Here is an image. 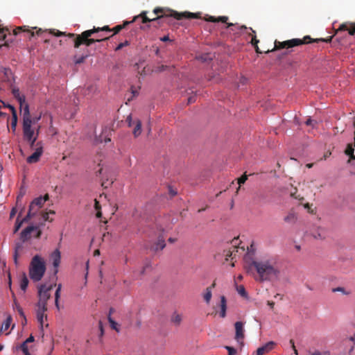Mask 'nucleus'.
<instances>
[{
    "instance_id": "1",
    "label": "nucleus",
    "mask_w": 355,
    "mask_h": 355,
    "mask_svg": "<svg viewBox=\"0 0 355 355\" xmlns=\"http://www.w3.org/2000/svg\"><path fill=\"white\" fill-rule=\"evenodd\" d=\"M153 13L157 15L153 18H149L146 16L147 12L143 11L139 16L142 18V23L146 24L152 22V26L156 28L162 26L164 24H170L172 22V18L178 20L182 19H198L200 13H193L190 12H178L172 10H166L162 8H156L153 10Z\"/></svg>"
},
{
    "instance_id": "2",
    "label": "nucleus",
    "mask_w": 355,
    "mask_h": 355,
    "mask_svg": "<svg viewBox=\"0 0 355 355\" xmlns=\"http://www.w3.org/2000/svg\"><path fill=\"white\" fill-rule=\"evenodd\" d=\"M251 267L257 272L254 279L259 282H272L279 278L280 270L270 259L253 261Z\"/></svg>"
},
{
    "instance_id": "3",
    "label": "nucleus",
    "mask_w": 355,
    "mask_h": 355,
    "mask_svg": "<svg viewBox=\"0 0 355 355\" xmlns=\"http://www.w3.org/2000/svg\"><path fill=\"white\" fill-rule=\"evenodd\" d=\"M96 29H90L83 31L81 34L68 33L66 34L64 32L60 31L58 30H51L50 33L55 36H67L69 38L73 39L74 48H79L81 45H85L89 46L95 42H99L101 41L107 40L110 37H105L103 38H91L93 34L96 33Z\"/></svg>"
},
{
    "instance_id": "4",
    "label": "nucleus",
    "mask_w": 355,
    "mask_h": 355,
    "mask_svg": "<svg viewBox=\"0 0 355 355\" xmlns=\"http://www.w3.org/2000/svg\"><path fill=\"white\" fill-rule=\"evenodd\" d=\"M333 37L334 36H330L325 39L320 38V39L312 40L310 37V36L306 35V36L304 37L303 39L295 38V39L286 40L284 42H279V41L276 40L275 42L274 48L272 50H269V49L267 50L266 51H265V53H268L269 52H272V51H274L276 50H279V49H289V48H292L294 46H300L302 44H309V43H311V42H324L326 43H329V42H331Z\"/></svg>"
},
{
    "instance_id": "5",
    "label": "nucleus",
    "mask_w": 355,
    "mask_h": 355,
    "mask_svg": "<svg viewBox=\"0 0 355 355\" xmlns=\"http://www.w3.org/2000/svg\"><path fill=\"white\" fill-rule=\"evenodd\" d=\"M46 271L44 260L39 256L33 257L29 266V276L33 282H39L43 277Z\"/></svg>"
},
{
    "instance_id": "6",
    "label": "nucleus",
    "mask_w": 355,
    "mask_h": 355,
    "mask_svg": "<svg viewBox=\"0 0 355 355\" xmlns=\"http://www.w3.org/2000/svg\"><path fill=\"white\" fill-rule=\"evenodd\" d=\"M32 123L29 106L25 105L23 108V135L25 140H30L34 137V130L31 128Z\"/></svg>"
},
{
    "instance_id": "7",
    "label": "nucleus",
    "mask_w": 355,
    "mask_h": 355,
    "mask_svg": "<svg viewBox=\"0 0 355 355\" xmlns=\"http://www.w3.org/2000/svg\"><path fill=\"white\" fill-rule=\"evenodd\" d=\"M49 198V194H45L44 196H40L35 198L29 206L28 212L24 220H28L31 218L37 211L44 205V202Z\"/></svg>"
},
{
    "instance_id": "8",
    "label": "nucleus",
    "mask_w": 355,
    "mask_h": 355,
    "mask_svg": "<svg viewBox=\"0 0 355 355\" xmlns=\"http://www.w3.org/2000/svg\"><path fill=\"white\" fill-rule=\"evenodd\" d=\"M53 287V284L46 286V284H41L38 288V302L37 305L45 306L47 305V301L51 297V291Z\"/></svg>"
},
{
    "instance_id": "9",
    "label": "nucleus",
    "mask_w": 355,
    "mask_h": 355,
    "mask_svg": "<svg viewBox=\"0 0 355 355\" xmlns=\"http://www.w3.org/2000/svg\"><path fill=\"white\" fill-rule=\"evenodd\" d=\"M43 153V147L41 142L36 143V148L35 152L27 157L26 162L28 164L36 163L40 160V157Z\"/></svg>"
},
{
    "instance_id": "10",
    "label": "nucleus",
    "mask_w": 355,
    "mask_h": 355,
    "mask_svg": "<svg viewBox=\"0 0 355 355\" xmlns=\"http://www.w3.org/2000/svg\"><path fill=\"white\" fill-rule=\"evenodd\" d=\"M33 231H37V234L35 235L36 238H40L41 236V231L38 230L37 227L35 226H28L25 228L20 234V238L23 242L27 241L31 237V234Z\"/></svg>"
},
{
    "instance_id": "11",
    "label": "nucleus",
    "mask_w": 355,
    "mask_h": 355,
    "mask_svg": "<svg viewBox=\"0 0 355 355\" xmlns=\"http://www.w3.org/2000/svg\"><path fill=\"white\" fill-rule=\"evenodd\" d=\"M348 31L350 35L355 34V22H345L340 25L339 28L336 31L335 35L341 31Z\"/></svg>"
},
{
    "instance_id": "12",
    "label": "nucleus",
    "mask_w": 355,
    "mask_h": 355,
    "mask_svg": "<svg viewBox=\"0 0 355 355\" xmlns=\"http://www.w3.org/2000/svg\"><path fill=\"white\" fill-rule=\"evenodd\" d=\"M242 322L238 321L234 324L235 327V339L237 342H242L244 339V327Z\"/></svg>"
},
{
    "instance_id": "13",
    "label": "nucleus",
    "mask_w": 355,
    "mask_h": 355,
    "mask_svg": "<svg viewBox=\"0 0 355 355\" xmlns=\"http://www.w3.org/2000/svg\"><path fill=\"white\" fill-rule=\"evenodd\" d=\"M50 259L52 261V264L53 267L55 268L54 273L56 274L58 272V268L60 263L61 259V254L58 249H55L50 256Z\"/></svg>"
},
{
    "instance_id": "14",
    "label": "nucleus",
    "mask_w": 355,
    "mask_h": 355,
    "mask_svg": "<svg viewBox=\"0 0 355 355\" xmlns=\"http://www.w3.org/2000/svg\"><path fill=\"white\" fill-rule=\"evenodd\" d=\"M276 345V343L273 341L268 342L264 345L259 347L256 351V355H263L265 354H267L272 351L275 346Z\"/></svg>"
},
{
    "instance_id": "15",
    "label": "nucleus",
    "mask_w": 355,
    "mask_h": 355,
    "mask_svg": "<svg viewBox=\"0 0 355 355\" xmlns=\"http://www.w3.org/2000/svg\"><path fill=\"white\" fill-rule=\"evenodd\" d=\"M12 94L19 103L21 111L23 112V108L25 107V105H28L26 103L25 96L24 95H21L19 89L16 87L12 89Z\"/></svg>"
},
{
    "instance_id": "16",
    "label": "nucleus",
    "mask_w": 355,
    "mask_h": 355,
    "mask_svg": "<svg viewBox=\"0 0 355 355\" xmlns=\"http://www.w3.org/2000/svg\"><path fill=\"white\" fill-rule=\"evenodd\" d=\"M37 319L38 322L40 324L41 327H42L44 324V318H46V315L45 314V312L47 311V306L37 304Z\"/></svg>"
},
{
    "instance_id": "17",
    "label": "nucleus",
    "mask_w": 355,
    "mask_h": 355,
    "mask_svg": "<svg viewBox=\"0 0 355 355\" xmlns=\"http://www.w3.org/2000/svg\"><path fill=\"white\" fill-rule=\"evenodd\" d=\"M206 21L210 22H222L227 24L226 28H230L234 26L232 23H227L228 17L226 16H220L218 17H216L214 16H209L205 19Z\"/></svg>"
},
{
    "instance_id": "18",
    "label": "nucleus",
    "mask_w": 355,
    "mask_h": 355,
    "mask_svg": "<svg viewBox=\"0 0 355 355\" xmlns=\"http://www.w3.org/2000/svg\"><path fill=\"white\" fill-rule=\"evenodd\" d=\"M139 18V16H136L133 18V19L132 21H125L123 22V24H121V25H117L115 27H114L112 29V31L114 32V34L113 35H115V34H117L118 33H119L123 28H124L127 25L135 21L137 19Z\"/></svg>"
},
{
    "instance_id": "19",
    "label": "nucleus",
    "mask_w": 355,
    "mask_h": 355,
    "mask_svg": "<svg viewBox=\"0 0 355 355\" xmlns=\"http://www.w3.org/2000/svg\"><path fill=\"white\" fill-rule=\"evenodd\" d=\"M297 220V215L293 210H291L284 217V220L286 223L293 224Z\"/></svg>"
},
{
    "instance_id": "20",
    "label": "nucleus",
    "mask_w": 355,
    "mask_h": 355,
    "mask_svg": "<svg viewBox=\"0 0 355 355\" xmlns=\"http://www.w3.org/2000/svg\"><path fill=\"white\" fill-rule=\"evenodd\" d=\"M171 321L175 326L180 325L182 321V315L178 313L177 311H175L171 317Z\"/></svg>"
},
{
    "instance_id": "21",
    "label": "nucleus",
    "mask_w": 355,
    "mask_h": 355,
    "mask_svg": "<svg viewBox=\"0 0 355 355\" xmlns=\"http://www.w3.org/2000/svg\"><path fill=\"white\" fill-rule=\"evenodd\" d=\"M226 309H227V301L225 296H222L220 297V316L221 318H225L226 315Z\"/></svg>"
},
{
    "instance_id": "22",
    "label": "nucleus",
    "mask_w": 355,
    "mask_h": 355,
    "mask_svg": "<svg viewBox=\"0 0 355 355\" xmlns=\"http://www.w3.org/2000/svg\"><path fill=\"white\" fill-rule=\"evenodd\" d=\"M353 145L354 144H348L345 150V153L349 157V159L347 161L348 163L350 162L351 159H355V155L354 154V149L353 148Z\"/></svg>"
},
{
    "instance_id": "23",
    "label": "nucleus",
    "mask_w": 355,
    "mask_h": 355,
    "mask_svg": "<svg viewBox=\"0 0 355 355\" xmlns=\"http://www.w3.org/2000/svg\"><path fill=\"white\" fill-rule=\"evenodd\" d=\"M132 133L135 137H137L141 133V122L139 119L135 121V126L134 127Z\"/></svg>"
},
{
    "instance_id": "24",
    "label": "nucleus",
    "mask_w": 355,
    "mask_h": 355,
    "mask_svg": "<svg viewBox=\"0 0 355 355\" xmlns=\"http://www.w3.org/2000/svg\"><path fill=\"white\" fill-rule=\"evenodd\" d=\"M28 285V279L25 272H23L20 281V288L22 291H25Z\"/></svg>"
},
{
    "instance_id": "25",
    "label": "nucleus",
    "mask_w": 355,
    "mask_h": 355,
    "mask_svg": "<svg viewBox=\"0 0 355 355\" xmlns=\"http://www.w3.org/2000/svg\"><path fill=\"white\" fill-rule=\"evenodd\" d=\"M165 245H166V244H165L164 238L163 236H159L158 241L154 246V250H162L164 248Z\"/></svg>"
},
{
    "instance_id": "26",
    "label": "nucleus",
    "mask_w": 355,
    "mask_h": 355,
    "mask_svg": "<svg viewBox=\"0 0 355 355\" xmlns=\"http://www.w3.org/2000/svg\"><path fill=\"white\" fill-rule=\"evenodd\" d=\"M212 297L211 288H207L205 293L203 294V298L205 302L209 304Z\"/></svg>"
},
{
    "instance_id": "27",
    "label": "nucleus",
    "mask_w": 355,
    "mask_h": 355,
    "mask_svg": "<svg viewBox=\"0 0 355 355\" xmlns=\"http://www.w3.org/2000/svg\"><path fill=\"white\" fill-rule=\"evenodd\" d=\"M62 285L59 284L55 293V304L58 309H60L59 306V298L60 297V291H61Z\"/></svg>"
},
{
    "instance_id": "28",
    "label": "nucleus",
    "mask_w": 355,
    "mask_h": 355,
    "mask_svg": "<svg viewBox=\"0 0 355 355\" xmlns=\"http://www.w3.org/2000/svg\"><path fill=\"white\" fill-rule=\"evenodd\" d=\"M11 321H12L11 317L8 316L7 318V319L6 320V321L3 323V324L0 329V332H4V331H7L10 326Z\"/></svg>"
},
{
    "instance_id": "29",
    "label": "nucleus",
    "mask_w": 355,
    "mask_h": 355,
    "mask_svg": "<svg viewBox=\"0 0 355 355\" xmlns=\"http://www.w3.org/2000/svg\"><path fill=\"white\" fill-rule=\"evenodd\" d=\"M21 31H27L28 33H30V36L31 37H33L34 35V32H33L31 30H28V29H26V26H19L17 27V28H15L14 31H13V34L14 35H17L18 33L21 32Z\"/></svg>"
},
{
    "instance_id": "30",
    "label": "nucleus",
    "mask_w": 355,
    "mask_h": 355,
    "mask_svg": "<svg viewBox=\"0 0 355 355\" xmlns=\"http://www.w3.org/2000/svg\"><path fill=\"white\" fill-rule=\"evenodd\" d=\"M7 33L10 34V31L8 28L1 27L0 24V41H3L6 39Z\"/></svg>"
},
{
    "instance_id": "31",
    "label": "nucleus",
    "mask_w": 355,
    "mask_h": 355,
    "mask_svg": "<svg viewBox=\"0 0 355 355\" xmlns=\"http://www.w3.org/2000/svg\"><path fill=\"white\" fill-rule=\"evenodd\" d=\"M236 290L238 293L242 296L243 297L248 298V293L245 291V287L243 285L238 286L236 287Z\"/></svg>"
},
{
    "instance_id": "32",
    "label": "nucleus",
    "mask_w": 355,
    "mask_h": 355,
    "mask_svg": "<svg viewBox=\"0 0 355 355\" xmlns=\"http://www.w3.org/2000/svg\"><path fill=\"white\" fill-rule=\"evenodd\" d=\"M22 248H23L22 243H16L15 248V254H14V259H15V262L16 264L17 263L18 252L19 250H21L22 249Z\"/></svg>"
},
{
    "instance_id": "33",
    "label": "nucleus",
    "mask_w": 355,
    "mask_h": 355,
    "mask_svg": "<svg viewBox=\"0 0 355 355\" xmlns=\"http://www.w3.org/2000/svg\"><path fill=\"white\" fill-rule=\"evenodd\" d=\"M259 42V41L257 39L255 35L254 37H252V40H251V44L254 46L256 52L257 53H262V51H260V49L258 46Z\"/></svg>"
},
{
    "instance_id": "34",
    "label": "nucleus",
    "mask_w": 355,
    "mask_h": 355,
    "mask_svg": "<svg viewBox=\"0 0 355 355\" xmlns=\"http://www.w3.org/2000/svg\"><path fill=\"white\" fill-rule=\"evenodd\" d=\"M17 123V114L13 113V116H12L11 123H10V126H11V128H12L13 132H15Z\"/></svg>"
},
{
    "instance_id": "35",
    "label": "nucleus",
    "mask_w": 355,
    "mask_h": 355,
    "mask_svg": "<svg viewBox=\"0 0 355 355\" xmlns=\"http://www.w3.org/2000/svg\"><path fill=\"white\" fill-rule=\"evenodd\" d=\"M248 180V175L245 173L241 178L238 179V184H239L236 193H238L239 190L241 188V185L244 184L245 181Z\"/></svg>"
},
{
    "instance_id": "36",
    "label": "nucleus",
    "mask_w": 355,
    "mask_h": 355,
    "mask_svg": "<svg viewBox=\"0 0 355 355\" xmlns=\"http://www.w3.org/2000/svg\"><path fill=\"white\" fill-rule=\"evenodd\" d=\"M94 207H95L96 210L97 211L96 217L101 218V212L100 211L101 205L97 200H94Z\"/></svg>"
},
{
    "instance_id": "37",
    "label": "nucleus",
    "mask_w": 355,
    "mask_h": 355,
    "mask_svg": "<svg viewBox=\"0 0 355 355\" xmlns=\"http://www.w3.org/2000/svg\"><path fill=\"white\" fill-rule=\"evenodd\" d=\"M19 348L21 349L24 355H31L28 349L27 343H26L25 342L21 343Z\"/></svg>"
},
{
    "instance_id": "38",
    "label": "nucleus",
    "mask_w": 355,
    "mask_h": 355,
    "mask_svg": "<svg viewBox=\"0 0 355 355\" xmlns=\"http://www.w3.org/2000/svg\"><path fill=\"white\" fill-rule=\"evenodd\" d=\"M108 321L110 324L112 329H115L116 331H119V329L117 328L118 324L112 320V318L109 315Z\"/></svg>"
},
{
    "instance_id": "39",
    "label": "nucleus",
    "mask_w": 355,
    "mask_h": 355,
    "mask_svg": "<svg viewBox=\"0 0 355 355\" xmlns=\"http://www.w3.org/2000/svg\"><path fill=\"white\" fill-rule=\"evenodd\" d=\"M332 291L334 293L335 292H341L342 293H343L344 295H349L350 294V292L349 291H347L345 290V288L343 287H337V288H334L332 289Z\"/></svg>"
},
{
    "instance_id": "40",
    "label": "nucleus",
    "mask_w": 355,
    "mask_h": 355,
    "mask_svg": "<svg viewBox=\"0 0 355 355\" xmlns=\"http://www.w3.org/2000/svg\"><path fill=\"white\" fill-rule=\"evenodd\" d=\"M93 29L97 30L96 33H98L100 31H107V32L112 31V29L110 28V27L108 26H104L103 27H97V28L94 27Z\"/></svg>"
},
{
    "instance_id": "41",
    "label": "nucleus",
    "mask_w": 355,
    "mask_h": 355,
    "mask_svg": "<svg viewBox=\"0 0 355 355\" xmlns=\"http://www.w3.org/2000/svg\"><path fill=\"white\" fill-rule=\"evenodd\" d=\"M27 220H24V219L19 222L18 221V219L16 221V223H15V228H14V233H16L17 232L19 231V230L20 229L23 222H26Z\"/></svg>"
},
{
    "instance_id": "42",
    "label": "nucleus",
    "mask_w": 355,
    "mask_h": 355,
    "mask_svg": "<svg viewBox=\"0 0 355 355\" xmlns=\"http://www.w3.org/2000/svg\"><path fill=\"white\" fill-rule=\"evenodd\" d=\"M3 72L8 79H9L12 75V71L9 68H3Z\"/></svg>"
},
{
    "instance_id": "43",
    "label": "nucleus",
    "mask_w": 355,
    "mask_h": 355,
    "mask_svg": "<svg viewBox=\"0 0 355 355\" xmlns=\"http://www.w3.org/2000/svg\"><path fill=\"white\" fill-rule=\"evenodd\" d=\"M49 214H55V211L51 210L49 212L42 213V217L44 220H45V221L49 220Z\"/></svg>"
},
{
    "instance_id": "44",
    "label": "nucleus",
    "mask_w": 355,
    "mask_h": 355,
    "mask_svg": "<svg viewBox=\"0 0 355 355\" xmlns=\"http://www.w3.org/2000/svg\"><path fill=\"white\" fill-rule=\"evenodd\" d=\"M130 42L128 40H125L124 42L120 43L115 49V51H119L124 46H128Z\"/></svg>"
},
{
    "instance_id": "45",
    "label": "nucleus",
    "mask_w": 355,
    "mask_h": 355,
    "mask_svg": "<svg viewBox=\"0 0 355 355\" xmlns=\"http://www.w3.org/2000/svg\"><path fill=\"white\" fill-rule=\"evenodd\" d=\"M150 268V264L149 261H147L145 265L143 266L142 270L139 272V275H142L145 273L146 270Z\"/></svg>"
},
{
    "instance_id": "46",
    "label": "nucleus",
    "mask_w": 355,
    "mask_h": 355,
    "mask_svg": "<svg viewBox=\"0 0 355 355\" xmlns=\"http://www.w3.org/2000/svg\"><path fill=\"white\" fill-rule=\"evenodd\" d=\"M16 309L18 311V313H19V315L24 318V320L26 321V317H25V315L24 313V311L22 310V308L19 306V305H17L16 304Z\"/></svg>"
},
{
    "instance_id": "47",
    "label": "nucleus",
    "mask_w": 355,
    "mask_h": 355,
    "mask_svg": "<svg viewBox=\"0 0 355 355\" xmlns=\"http://www.w3.org/2000/svg\"><path fill=\"white\" fill-rule=\"evenodd\" d=\"M225 348L228 351V354L230 355H234L236 353V350L232 347L226 346Z\"/></svg>"
},
{
    "instance_id": "48",
    "label": "nucleus",
    "mask_w": 355,
    "mask_h": 355,
    "mask_svg": "<svg viewBox=\"0 0 355 355\" xmlns=\"http://www.w3.org/2000/svg\"><path fill=\"white\" fill-rule=\"evenodd\" d=\"M36 140H37V136L33 137H32L31 139L26 140V141L30 144V146L31 148H33L35 146H36V144H35Z\"/></svg>"
},
{
    "instance_id": "49",
    "label": "nucleus",
    "mask_w": 355,
    "mask_h": 355,
    "mask_svg": "<svg viewBox=\"0 0 355 355\" xmlns=\"http://www.w3.org/2000/svg\"><path fill=\"white\" fill-rule=\"evenodd\" d=\"M126 122L128 123V127H132L133 123H135V122L132 121V115L131 114L128 116V117L126 119Z\"/></svg>"
},
{
    "instance_id": "50",
    "label": "nucleus",
    "mask_w": 355,
    "mask_h": 355,
    "mask_svg": "<svg viewBox=\"0 0 355 355\" xmlns=\"http://www.w3.org/2000/svg\"><path fill=\"white\" fill-rule=\"evenodd\" d=\"M224 252H225V255L226 257V260L227 261L228 260V257H232V258L233 252L230 249H229L227 250H225Z\"/></svg>"
},
{
    "instance_id": "51",
    "label": "nucleus",
    "mask_w": 355,
    "mask_h": 355,
    "mask_svg": "<svg viewBox=\"0 0 355 355\" xmlns=\"http://www.w3.org/2000/svg\"><path fill=\"white\" fill-rule=\"evenodd\" d=\"M87 57V55H83V56L80 57L79 58H78L75 60V63L80 64V63L84 62V61L85 60Z\"/></svg>"
},
{
    "instance_id": "52",
    "label": "nucleus",
    "mask_w": 355,
    "mask_h": 355,
    "mask_svg": "<svg viewBox=\"0 0 355 355\" xmlns=\"http://www.w3.org/2000/svg\"><path fill=\"white\" fill-rule=\"evenodd\" d=\"M230 250L233 252V256H232V259H233L235 258L236 252H238L239 248L234 245V246L231 247Z\"/></svg>"
},
{
    "instance_id": "53",
    "label": "nucleus",
    "mask_w": 355,
    "mask_h": 355,
    "mask_svg": "<svg viewBox=\"0 0 355 355\" xmlns=\"http://www.w3.org/2000/svg\"><path fill=\"white\" fill-rule=\"evenodd\" d=\"M98 327H99V329H100V331H101L100 336H103V335L104 334V331H103V324H102L101 321L98 322Z\"/></svg>"
},
{
    "instance_id": "54",
    "label": "nucleus",
    "mask_w": 355,
    "mask_h": 355,
    "mask_svg": "<svg viewBox=\"0 0 355 355\" xmlns=\"http://www.w3.org/2000/svg\"><path fill=\"white\" fill-rule=\"evenodd\" d=\"M290 344H291V347H292V348H293V351H294L295 354L296 355H297V349H296V348H295V343H294L293 340H292V339H291V340H290Z\"/></svg>"
},
{
    "instance_id": "55",
    "label": "nucleus",
    "mask_w": 355,
    "mask_h": 355,
    "mask_svg": "<svg viewBox=\"0 0 355 355\" xmlns=\"http://www.w3.org/2000/svg\"><path fill=\"white\" fill-rule=\"evenodd\" d=\"M17 209L15 207L12 208L11 211H10V218H12L14 217V216L17 213Z\"/></svg>"
},
{
    "instance_id": "56",
    "label": "nucleus",
    "mask_w": 355,
    "mask_h": 355,
    "mask_svg": "<svg viewBox=\"0 0 355 355\" xmlns=\"http://www.w3.org/2000/svg\"><path fill=\"white\" fill-rule=\"evenodd\" d=\"M196 101V96H192L188 98V104L193 103Z\"/></svg>"
},
{
    "instance_id": "57",
    "label": "nucleus",
    "mask_w": 355,
    "mask_h": 355,
    "mask_svg": "<svg viewBox=\"0 0 355 355\" xmlns=\"http://www.w3.org/2000/svg\"><path fill=\"white\" fill-rule=\"evenodd\" d=\"M33 341H34V337L33 336H31L24 342L28 344L30 343H33Z\"/></svg>"
},
{
    "instance_id": "58",
    "label": "nucleus",
    "mask_w": 355,
    "mask_h": 355,
    "mask_svg": "<svg viewBox=\"0 0 355 355\" xmlns=\"http://www.w3.org/2000/svg\"><path fill=\"white\" fill-rule=\"evenodd\" d=\"M160 40L162 42H168V41H170L171 40H170L168 35H165V36L161 37Z\"/></svg>"
},
{
    "instance_id": "59",
    "label": "nucleus",
    "mask_w": 355,
    "mask_h": 355,
    "mask_svg": "<svg viewBox=\"0 0 355 355\" xmlns=\"http://www.w3.org/2000/svg\"><path fill=\"white\" fill-rule=\"evenodd\" d=\"M248 82V79L245 77H241V79H240V83L242 84V85H245Z\"/></svg>"
},
{
    "instance_id": "60",
    "label": "nucleus",
    "mask_w": 355,
    "mask_h": 355,
    "mask_svg": "<svg viewBox=\"0 0 355 355\" xmlns=\"http://www.w3.org/2000/svg\"><path fill=\"white\" fill-rule=\"evenodd\" d=\"M314 237L315 239H324V236L322 233H318V235H314Z\"/></svg>"
},
{
    "instance_id": "61",
    "label": "nucleus",
    "mask_w": 355,
    "mask_h": 355,
    "mask_svg": "<svg viewBox=\"0 0 355 355\" xmlns=\"http://www.w3.org/2000/svg\"><path fill=\"white\" fill-rule=\"evenodd\" d=\"M8 107H9V108H10V109L11 110V111H12V116H13V113L17 114V112H16V110H15V107H14L13 106H12V105H8Z\"/></svg>"
},
{
    "instance_id": "62",
    "label": "nucleus",
    "mask_w": 355,
    "mask_h": 355,
    "mask_svg": "<svg viewBox=\"0 0 355 355\" xmlns=\"http://www.w3.org/2000/svg\"><path fill=\"white\" fill-rule=\"evenodd\" d=\"M268 304L270 306V307L271 309H273V307L275 306V302H271V301H268Z\"/></svg>"
},
{
    "instance_id": "63",
    "label": "nucleus",
    "mask_w": 355,
    "mask_h": 355,
    "mask_svg": "<svg viewBox=\"0 0 355 355\" xmlns=\"http://www.w3.org/2000/svg\"><path fill=\"white\" fill-rule=\"evenodd\" d=\"M307 125H312V120L311 119H309L306 120V123H305Z\"/></svg>"
},
{
    "instance_id": "64",
    "label": "nucleus",
    "mask_w": 355,
    "mask_h": 355,
    "mask_svg": "<svg viewBox=\"0 0 355 355\" xmlns=\"http://www.w3.org/2000/svg\"><path fill=\"white\" fill-rule=\"evenodd\" d=\"M176 240H177L176 239H173V238H169V239H168V241H169L170 243H174V242H175V241H176Z\"/></svg>"
}]
</instances>
